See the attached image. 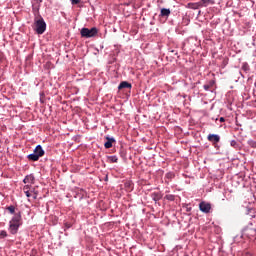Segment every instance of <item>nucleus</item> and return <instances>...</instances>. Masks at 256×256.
Segmentation results:
<instances>
[{"instance_id":"nucleus-10","label":"nucleus","mask_w":256,"mask_h":256,"mask_svg":"<svg viewBox=\"0 0 256 256\" xmlns=\"http://www.w3.org/2000/svg\"><path fill=\"white\" fill-rule=\"evenodd\" d=\"M24 183H28V186H32V183H35V176H33V174H29V176H25Z\"/></svg>"},{"instance_id":"nucleus-11","label":"nucleus","mask_w":256,"mask_h":256,"mask_svg":"<svg viewBox=\"0 0 256 256\" xmlns=\"http://www.w3.org/2000/svg\"><path fill=\"white\" fill-rule=\"evenodd\" d=\"M187 7L189 9H199V7H202V3L201 2H189L187 4Z\"/></svg>"},{"instance_id":"nucleus-20","label":"nucleus","mask_w":256,"mask_h":256,"mask_svg":"<svg viewBox=\"0 0 256 256\" xmlns=\"http://www.w3.org/2000/svg\"><path fill=\"white\" fill-rule=\"evenodd\" d=\"M109 160L111 163H117L118 162V156H109Z\"/></svg>"},{"instance_id":"nucleus-8","label":"nucleus","mask_w":256,"mask_h":256,"mask_svg":"<svg viewBox=\"0 0 256 256\" xmlns=\"http://www.w3.org/2000/svg\"><path fill=\"white\" fill-rule=\"evenodd\" d=\"M208 140H210L211 143H219L221 138H220V136H218V134L210 133L208 136Z\"/></svg>"},{"instance_id":"nucleus-2","label":"nucleus","mask_w":256,"mask_h":256,"mask_svg":"<svg viewBox=\"0 0 256 256\" xmlns=\"http://www.w3.org/2000/svg\"><path fill=\"white\" fill-rule=\"evenodd\" d=\"M80 34L81 37H96L98 34V29L97 27H91L89 30V27H82Z\"/></svg>"},{"instance_id":"nucleus-26","label":"nucleus","mask_w":256,"mask_h":256,"mask_svg":"<svg viewBox=\"0 0 256 256\" xmlns=\"http://www.w3.org/2000/svg\"><path fill=\"white\" fill-rule=\"evenodd\" d=\"M231 145H236V140H231Z\"/></svg>"},{"instance_id":"nucleus-5","label":"nucleus","mask_w":256,"mask_h":256,"mask_svg":"<svg viewBox=\"0 0 256 256\" xmlns=\"http://www.w3.org/2000/svg\"><path fill=\"white\" fill-rule=\"evenodd\" d=\"M242 236H247L248 239H254L256 236V229H253V226H245L242 231Z\"/></svg>"},{"instance_id":"nucleus-16","label":"nucleus","mask_w":256,"mask_h":256,"mask_svg":"<svg viewBox=\"0 0 256 256\" xmlns=\"http://www.w3.org/2000/svg\"><path fill=\"white\" fill-rule=\"evenodd\" d=\"M165 198H167L168 201H175V196L173 193H167Z\"/></svg>"},{"instance_id":"nucleus-17","label":"nucleus","mask_w":256,"mask_h":256,"mask_svg":"<svg viewBox=\"0 0 256 256\" xmlns=\"http://www.w3.org/2000/svg\"><path fill=\"white\" fill-rule=\"evenodd\" d=\"M248 214L249 216L255 217L256 216V210L255 208H248Z\"/></svg>"},{"instance_id":"nucleus-9","label":"nucleus","mask_w":256,"mask_h":256,"mask_svg":"<svg viewBox=\"0 0 256 256\" xmlns=\"http://www.w3.org/2000/svg\"><path fill=\"white\" fill-rule=\"evenodd\" d=\"M113 143H116L115 138H110L109 136H106V143H104L105 148H112Z\"/></svg>"},{"instance_id":"nucleus-14","label":"nucleus","mask_w":256,"mask_h":256,"mask_svg":"<svg viewBox=\"0 0 256 256\" xmlns=\"http://www.w3.org/2000/svg\"><path fill=\"white\" fill-rule=\"evenodd\" d=\"M208 4H215V0H201V7H208Z\"/></svg>"},{"instance_id":"nucleus-22","label":"nucleus","mask_w":256,"mask_h":256,"mask_svg":"<svg viewBox=\"0 0 256 256\" xmlns=\"http://www.w3.org/2000/svg\"><path fill=\"white\" fill-rule=\"evenodd\" d=\"M153 197H154V201H159V199L161 198L159 193H153Z\"/></svg>"},{"instance_id":"nucleus-23","label":"nucleus","mask_w":256,"mask_h":256,"mask_svg":"<svg viewBox=\"0 0 256 256\" xmlns=\"http://www.w3.org/2000/svg\"><path fill=\"white\" fill-rule=\"evenodd\" d=\"M8 211H10V213H15V206H8Z\"/></svg>"},{"instance_id":"nucleus-1","label":"nucleus","mask_w":256,"mask_h":256,"mask_svg":"<svg viewBox=\"0 0 256 256\" xmlns=\"http://www.w3.org/2000/svg\"><path fill=\"white\" fill-rule=\"evenodd\" d=\"M21 225H22V213L21 211H18L17 214H15V211H14V216H12V219L10 220V223H9L10 233H18Z\"/></svg>"},{"instance_id":"nucleus-25","label":"nucleus","mask_w":256,"mask_h":256,"mask_svg":"<svg viewBox=\"0 0 256 256\" xmlns=\"http://www.w3.org/2000/svg\"><path fill=\"white\" fill-rule=\"evenodd\" d=\"M65 226L66 228H71V224H68V222H66Z\"/></svg>"},{"instance_id":"nucleus-27","label":"nucleus","mask_w":256,"mask_h":256,"mask_svg":"<svg viewBox=\"0 0 256 256\" xmlns=\"http://www.w3.org/2000/svg\"><path fill=\"white\" fill-rule=\"evenodd\" d=\"M225 118H220V123H224Z\"/></svg>"},{"instance_id":"nucleus-4","label":"nucleus","mask_w":256,"mask_h":256,"mask_svg":"<svg viewBox=\"0 0 256 256\" xmlns=\"http://www.w3.org/2000/svg\"><path fill=\"white\" fill-rule=\"evenodd\" d=\"M34 25L37 34H43L46 32L47 25L45 20H43V17H41L39 20H35Z\"/></svg>"},{"instance_id":"nucleus-21","label":"nucleus","mask_w":256,"mask_h":256,"mask_svg":"<svg viewBox=\"0 0 256 256\" xmlns=\"http://www.w3.org/2000/svg\"><path fill=\"white\" fill-rule=\"evenodd\" d=\"M248 144L251 145L252 148H256V140H248Z\"/></svg>"},{"instance_id":"nucleus-3","label":"nucleus","mask_w":256,"mask_h":256,"mask_svg":"<svg viewBox=\"0 0 256 256\" xmlns=\"http://www.w3.org/2000/svg\"><path fill=\"white\" fill-rule=\"evenodd\" d=\"M45 154L44 148H42V146H36V148H34V152L33 153H29V160H39V158L42 157V155Z\"/></svg>"},{"instance_id":"nucleus-24","label":"nucleus","mask_w":256,"mask_h":256,"mask_svg":"<svg viewBox=\"0 0 256 256\" xmlns=\"http://www.w3.org/2000/svg\"><path fill=\"white\" fill-rule=\"evenodd\" d=\"M80 0H71L72 4H79Z\"/></svg>"},{"instance_id":"nucleus-6","label":"nucleus","mask_w":256,"mask_h":256,"mask_svg":"<svg viewBox=\"0 0 256 256\" xmlns=\"http://www.w3.org/2000/svg\"><path fill=\"white\" fill-rule=\"evenodd\" d=\"M199 208L200 211H202L203 213H210L212 206L207 201H201L199 204Z\"/></svg>"},{"instance_id":"nucleus-19","label":"nucleus","mask_w":256,"mask_h":256,"mask_svg":"<svg viewBox=\"0 0 256 256\" xmlns=\"http://www.w3.org/2000/svg\"><path fill=\"white\" fill-rule=\"evenodd\" d=\"M7 236H8L7 231L5 230L0 231V239H6Z\"/></svg>"},{"instance_id":"nucleus-18","label":"nucleus","mask_w":256,"mask_h":256,"mask_svg":"<svg viewBox=\"0 0 256 256\" xmlns=\"http://www.w3.org/2000/svg\"><path fill=\"white\" fill-rule=\"evenodd\" d=\"M33 194V198H38V191H36V188H31V196Z\"/></svg>"},{"instance_id":"nucleus-13","label":"nucleus","mask_w":256,"mask_h":256,"mask_svg":"<svg viewBox=\"0 0 256 256\" xmlns=\"http://www.w3.org/2000/svg\"><path fill=\"white\" fill-rule=\"evenodd\" d=\"M161 17H169L171 14V9H168L166 7H163L160 11Z\"/></svg>"},{"instance_id":"nucleus-15","label":"nucleus","mask_w":256,"mask_h":256,"mask_svg":"<svg viewBox=\"0 0 256 256\" xmlns=\"http://www.w3.org/2000/svg\"><path fill=\"white\" fill-rule=\"evenodd\" d=\"M215 85V80H210L209 82H207L206 85H204V90H210L211 87H213Z\"/></svg>"},{"instance_id":"nucleus-7","label":"nucleus","mask_w":256,"mask_h":256,"mask_svg":"<svg viewBox=\"0 0 256 256\" xmlns=\"http://www.w3.org/2000/svg\"><path fill=\"white\" fill-rule=\"evenodd\" d=\"M23 191L26 194L27 198H31L32 186H29V183H25V186H23Z\"/></svg>"},{"instance_id":"nucleus-12","label":"nucleus","mask_w":256,"mask_h":256,"mask_svg":"<svg viewBox=\"0 0 256 256\" xmlns=\"http://www.w3.org/2000/svg\"><path fill=\"white\" fill-rule=\"evenodd\" d=\"M124 87H129V89H131V87H132L131 82H128L127 80H123L122 82H120L118 89L123 90Z\"/></svg>"}]
</instances>
